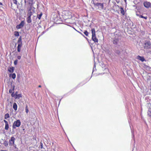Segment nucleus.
<instances>
[{
    "label": "nucleus",
    "mask_w": 151,
    "mask_h": 151,
    "mask_svg": "<svg viewBox=\"0 0 151 151\" xmlns=\"http://www.w3.org/2000/svg\"><path fill=\"white\" fill-rule=\"evenodd\" d=\"M121 13L122 14V15H124V11L122 7H121L120 8Z\"/></svg>",
    "instance_id": "f3484780"
},
{
    "label": "nucleus",
    "mask_w": 151,
    "mask_h": 151,
    "mask_svg": "<svg viewBox=\"0 0 151 151\" xmlns=\"http://www.w3.org/2000/svg\"><path fill=\"white\" fill-rule=\"evenodd\" d=\"M13 3L17 4V0H13Z\"/></svg>",
    "instance_id": "7c9ffc66"
},
{
    "label": "nucleus",
    "mask_w": 151,
    "mask_h": 151,
    "mask_svg": "<svg viewBox=\"0 0 151 151\" xmlns=\"http://www.w3.org/2000/svg\"><path fill=\"white\" fill-rule=\"evenodd\" d=\"M16 74L15 73H13V74H12V77L13 79H15L16 78Z\"/></svg>",
    "instance_id": "a878e982"
},
{
    "label": "nucleus",
    "mask_w": 151,
    "mask_h": 151,
    "mask_svg": "<svg viewBox=\"0 0 151 151\" xmlns=\"http://www.w3.org/2000/svg\"><path fill=\"white\" fill-rule=\"evenodd\" d=\"M95 5L97 6L100 7L102 9L104 8V4L103 3H96L95 4Z\"/></svg>",
    "instance_id": "6e6552de"
},
{
    "label": "nucleus",
    "mask_w": 151,
    "mask_h": 151,
    "mask_svg": "<svg viewBox=\"0 0 151 151\" xmlns=\"http://www.w3.org/2000/svg\"><path fill=\"white\" fill-rule=\"evenodd\" d=\"M4 144L5 146H7L8 145V143L7 141H5L4 142Z\"/></svg>",
    "instance_id": "5701e85b"
},
{
    "label": "nucleus",
    "mask_w": 151,
    "mask_h": 151,
    "mask_svg": "<svg viewBox=\"0 0 151 151\" xmlns=\"http://www.w3.org/2000/svg\"><path fill=\"white\" fill-rule=\"evenodd\" d=\"M115 38L113 41V44L117 45L120 38V36L117 35L116 34H115Z\"/></svg>",
    "instance_id": "20e7f679"
},
{
    "label": "nucleus",
    "mask_w": 151,
    "mask_h": 151,
    "mask_svg": "<svg viewBox=\"0 0 151 151\" xmlns=\"http://www.w3.org/2000/svg\"><path fill=\"white\" fill-rule=\"evenodd\" d=\"M21 124V122L19 120H17V121H14L12 125V127L13 129L16 128V127H19Z\"/></svg>",
    "instance_id": "7ed1b4c3"
},
{
    "label": "nucleus",
    "mask_w": 151,
    "mask_h": 151,
    "mask_svg": "<svg viewBox=\"0 0 151 151\" xmlns=\"http://www.w3.org/2000/svg\"><path fill=\"white\" fill-rule=\"evenodd\" d=\"M9 117V114L7 113L5 115L4 119H7V118Z\"/></svg>",
    "instance_id": "a211bd4d"
},
{
    "label": "nucleus",
    "mask_w": 151,
    "mask_h": 151,
    "mask_svg": "<svg viewBox=\"0 0 151 151\" xmlns=\"http://www.w3.org/2000/svg\"><path fill=\"white\" fill-rule=\"evenodd\" d=\"M28 2L29 3V4L30 6L31 7V6L32 5V3H33V0H28Z\"/></svg>",
    "instance_id": "dca6fc26"
},
{
    "label": "nucleus",
    "mask_w": 151,
    "mask_h": 151,
    "mask_svg": "<svg viewBox=\"0 0 151 151\" xmlns=\"http://www.w3.org/2000/svg\"><path fill=\"white\" fill-rule=\"evenodd\" d=\"M27 21L28 23H30L32 22L31 17L28 16L27 18Z\"/></svg>",
    "instance_id": "4468645a"
},
{
    "label": "nucleus",
    "mask_w": 151,
    "mask_h": 151,
    "mask_svg": "<svg viewBox=\"0 0 151 151\" xmlns=\"http://www.w3.org/2000/svg\"><path fill=\"white\" fill-rule=\"evenodd\" d=\"M38 87H39V88H40L41 87V85H39L38 86Z\"/></svg>",
    "instance_id": "4c0bfd02"
},
{
    "label": "nucleus",
    "mask_w": 151,
    "mask_h": 151,
    "mask_svg": "<svg viewBox=\"0 0 151 151\" xmlns=\"http://www.w3.org/2000/svg\"><path fill=\"white\" fill-rule=\"evenodd\" d=\"M143 4L145 7L148 8L151 6V4L150 2L145 1L144 2Z\"/></svg>",
    "instance_id": "423d86ee"
},
{
    "label": "nucleus",
    "mask_w": 151,
    "mask_h": 151,
    "mask_svg": "<svg viewBox=\"0 0 151 151\" xmlns=\"http://www.w3.org/2000/svg\"><path fill=\"white\" fill-rule=\"evenodd\" d=\"M148 115L149 116L151 117V109H150L148 111Z\"/></svg>",
    "instance_id": "393cba45"
},
{
    "label": "nucleus",
    "mask_w": 151,
    "mask_h": 151,
    "mask_svg": "<svg viewBox=\"0 0 151 151\" xmlns=\"http://www.w3.org/2000/svg\"><path fill=\"white\" fill-rule=\"evenodd\" d=\"M22 46V44L20 43V44H18L17 48V51L19 52H20L21 51V47Z\"/></svg>",
    "instance_id": "9d476101"
},
{
    "label": "nucleus",
    "mask_w": 151,
    "mask_h": 151,
    "mask_svg": "<svg viewBox=\"0 0 151 151\" xmlns=\"http://www.w3.org/2000/svg\"><path fill=\"white\" fill-rule=\"evenodd\" d=\"M143 46L144 49H149L151 47V42L149 41H146L144 43Z\"/></svg>",
    "instance_id": "f03ea898"
},
{
    "label": "nucleus",
    "mask_w": 151,
    "mask_h": 151,
    "mask_svg": "<svg viewBox=\"0 0 151 151\" xmlns=\"http://www.w3.org/2000/svg\"><path fill=\"white\" fill-rule=\"evenodd\" d=\"M91 31L92 34V40L95 42H98V40L96 35V32L95 29L92 28Z\"/></svg>",
    "instance_id": "f257e3e1"
},
{
    "label": "nucleus",
    "mask_w": 151,
    "mask_h": 151,
    "mask_svg": "<svg viewBox=\"0 0 151 151\" xmlns=\"http://www.w3.org/2000/svg\"><path fill=\"white\" fill-rule=\"evenodd\" d=\"M31 8H30V9L28 11V13L27 15L28 17H31L32 14V12L31 11Z\"/></svg>",
    "instance_id": "2eb2a0df"
},
{
    "label": "nucleus",
    "mask_w": 151,
    "mask_h": 151,
    "mask_svg": "<svg viewBox=\"0 0 151 151\" xmlns=\"http://www.w3.org/2000/svg\"><path fill=\"white\" fill-rule=\"evenodd\" d=\"M14 35L15 36H17V37L19 36V32L17 31H15L14 32Z\"/></svg>",
    "instance_id": "412c9836"
},
{
    "label": "nucleus",
    "mask_w": 151,
    "mask_h": 151,
    "mask_svg": "<svg viewBox=\"0 0 151 151\" xmlns=\"http://www.w3.org/2000/svg\"><path fill=\"white\" fill-rule=\"evenodd\" d=\"M9 93H11V91H12V90H9Z\"/></svg>",
    "instance_id": "f704fd0d"
},
{
    "label": "nucleus",
    "mask_w": 151,
    "mask_h": 151,
    "mask_svg": "<svg viewBox=\"0 0 151 151\" xmlns=\"http://www.w3.org/2000/svg\"><path fill=\"white\" fill-rule=\"evenodd\" d=\"M25 111L27 113L29 111L28 109V107L27 106H26V108H25Z\"/></svg>",
    "instance_id": "cd10ccee"
},
{
    "label": "nucleus",
    "mask_w": 151,
    "mask_h": 151,
    "mask_svg": "<svg viewBox=\"0 0 151 151\" xmlns=\"http://www.w3.org/2000/svg\"><path fill=\"white\" fill-rule=\"evenodd\" d=\"M14 68L13 67H11L8 68V70L9 72L12 73L14 70Z\"/></svg>",
    "instance_id": "9b49d317"
},
{
    "label": "nucleus",
    "mask_w": 151,
    "mask_h": 151,
    "mask_svg": "<svg viewBox=\"0 0 151 151\" xmlns=\"http://www.w3.org/2000/svg\"><path fill=\"white\" fill-rule=\"evenodd\" d=\"M139 17L141 18H144L146 19H147V17H144L142 15H140L139 16Z\"/></svg>",
    "instance_id": "b1692460"
},
{
    "label": "nucleus",
    "mask_w": 151,
    "mask_h": 151,
    "mask_svg": "<svg viewBox=\"0 0 151 151\" xmlns=\"http://www.w3.org/2000/svg\"><path fill=\"white\" fill-rule=\"evenodd\" d=\"M18 44H20V43L22 44V37L21 36L18 39Z\"/></svg>",
    "instance_id": "6ab92c4d"
},
{
    "label": "nucleus",
    "mask_w": 151,
    "mask_h": 151,
    "mask_svg": "<svg viewBox=\"0 0 151 151\" xmlns=\"http://www.w3.org/2000/svg\"><path fill=\"white\" fill-rule=\"evenodd\" d=\"M116 53L118 54H119V53H120V51H117L116 52Z\"/></svg>",
    "instance_id": "72a5a7b5"
},
{
    "label": "nucleus",
    "mask_w": 151,
    "mask_h": 151,
    "mask_svg": "<svg viewBox=\"0 0 151 151\" xmlns=\"http://www.w3.org/2000/svg\"><path fill=\"white\" fill-rule=\"evenodd\" d=\"M17 106L16 103H14L13 105V108L15 111L17 110Z\"/></svg>",
    "instance_id": "ddd939ff"
},
{
    "label": "nucleus",
    "mask_w": 151,
    "mask_h": 151,
    "mask_svg": "<svg viewBox=\"0 0 151 151\" xmlns=\"http://www.w3.org/2000/svg\"><path fill=\"white\" fill-rule=\"evenodd\" d=\"M15 138L14 137H11V139L9 140V145H13L14 144Z\"/></svg>",
    "instance_id": "0eeeda50"
},
{
    "label": "nucleus",
    "mask_w": 151,
    "mask_h": 151,
    "mask_svg": "<svg viewBox=\"0 0 151 151\" xmlns=\"http://www.w3.org/2000/svg\"><path fill=\"white\" fill-rule=\"evenodd\" d=\"M12 97H14V95L13 94V93H12Z\"/></svg>",
    "instance_id": "e433bc0d"
},
{
    "label": "nucleus",
    "mask_w": 151,
    "mask_h": 151,
    "mask_svg": "<svg viewBox=\"0 0 151 151\" xmlns=\"http://www.w3.org/2000/svg\"><path fill=\"white\" fill-rule=\"evenodd\" d=\"M79 32L80 34H81V35H83L82 34L81 32Z\"/></svg>",
    "instance_id": "58836bf2"
},
{
    "label": "nucleus",
    "mask_w": 151,
    "mask_h": 151,
    "mask_svg": "<svg viewBox=\"0 0 151 151\" xmlns=\"http://www.w3.org/2000/svg\"><path fill=\"white\" fill-rule=\"evenodd\" d=\"M24 21H22L19 24L17 25L16 27V28L18 29L24 27Z\"/></svg>",
    "instance_id": "39448f33"
},
{
    "label": "nucleus",
    "mask_w": 151,
    "mask_h": 151,
    "mask_svg": "<svg viewBox=\"0 0 151 151\" xmlns=\"http://www.w3.org/2000/svg\"><path fill=\"white\" fill-rule=\"evenodd\" d=\"M42 13H41L40 14H38L37 16V17L39 19H41V17L42 16Z\"/></svg>",
    "instance_id": "aec40b11"
},
{
    "label": "nucleus",
    "mask_w": 151,
    "mask_h": 151,
    "mask_svg": "<svg viewBox=\"0 0 151 151\" xmlns=\"http://www.w3.org/2000/svg\"><path fill=\"white\" fill-rule=\"evenodd\" d=\"M17 59L19 60H20L21 58V56H18L17 57Z\"/></svg>",
    "instance_id": "473e14b6"
},
{
    "label": "nucleus",
    "mask_w": 151,
    "mask_h": 151,
    "mask_svg": "<svg viewBox=\"0 0 151 151\" xmlns=\"http://www.w3.org/2000/svg\"><path fill=\"white\" fill-rule=\"evenodd\" d=\"M9 128V126L8 124H5V129L6 130H8Z\"/></svg>",
    "instance_id": "4be33fe9"
},
{
    "label": "nucleus",
    "mask_w": 151,
    "mask_h": 151,
    "mask_svg": "<svg viewBox=\"0 0 151 151\" xmlns=\"http://www.w3.org/2000/svg\"><path fill=\"white\" fill-rule=\"evenodd\" d=\"M18 60H15L14 62V64L15 65H16L17 63Z\"/></svg>",
    "instance_id": "c85d7f7f"
},
{
    "label": "nucleus",
    "mask_w": 151,
    "mask_h": 151,
    "mask_svg": "<svg viewBox=\"0 0 151 151\" xmlns=\"http://www.w3.org/2000/svg\"><path fill=\"white\" fill-rule=\"evenodd\" d=\"M4 123H5V124H8V122L6 120H4Z\"/></svg>",
    "instance_id": "2f4dec72"
},
{
    "label": "nucleus",
    "mask_w": 151,
    "mask_h": 151,
    "mask_svg": "<svg viewBox=\"0 0 151 151\" xmlns=\"http://www.w3.org/2000/svg\"><path fill=\"white\" fill-rule=\"evenodd\" d=\"M2 5V3L1 2H0V5Z\"/></svg>",
    "instance_id": "c9c22d12"
},
{
    "label": "nucleus",
    "mask_w": 151,
    "mask_h": 151,
    "mask_svg": "<svg viewBox=\"0 0 151 151\" xmlns=\"http://www.w3.org/2000/svg\"><path fill=\"white\" fill-rule=\"evenodd\" d=\"M40 148L42 149L43 148V144L42 143V142H40Z\"/></svg>",
    "instance_id": "c756f323"
},
{
    "label": "nucleus",
    "mask_w": 151,
    "mask_h": 151,
    "mask_svg": "<svg viewBox=\"0 0 151 151\" xmlns=\"http://www.w3.org/2000/svg\"><path fill=\"white\" fill-rule=\"evenodd\" d=\"M17 92H16V94H15V98L16 99H19L20 97H22V94H17Z\"/></svg>",
    "instance_id": "f8f14e48"
},
{
    "label": "nucleus",
    "mask_w": 151,
    "mask_h": 151,
    "mask_svg": "<svg viewBox=\"0 0 151 151\" xmlns=\"http://www.w3.org/2000/svg\"><path fill=\"white\" fill-rule=\"evenodd\" d=\"M137 58L142 62H143L145 60L143 57L140 56L139 55H138L137 56Z\"/></svg>",
    "instance_id": "1a4fd4ad"
},
{
    "label": "nucleus",
    "mask_w": 151,
    "mask_h": 151,
    "mask_svg": "<svg viewBox=\"0 0 151 151\" xmlns=\"http://www.w3.org/2000/svg\"><path fill=\"white\" fill-rule=\"evenodd\" d=\"M124 1H125V2H126V0H124Z\"/></svg>",
    "instance_id": "ea45409f"
},
{
    "label": "nucleus",
    "mask_w": 151,
    "mask_h": 151,
    "mask_svg": "<svg viewBox=\"0 0 151 151\" xmlns=\"http://www.w3.org/2000/svg\"><path fill=\"white\" fill-rule=\"evenodd\" d=\"M84 33L86 36H88V33L87 31H85Z\"/></svg>",
    "instance_id": "bb28decb"
}]
</instances>
